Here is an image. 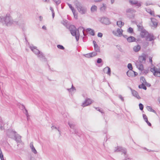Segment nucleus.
Instances as JSON below:
<instances>
[{"label": "nucleus", "instance_id": "obj_1", "mask_svg": "<svg viewBox=\"0 0 160 160\" xmlns=\"http://www.w3.org/2000/svg\"><path fill=\"white\" fill-rule=\"evenodd\" d=\"M0 21L2 23H5L7 26L13 23L14 21L9 15H7L5 17H0Z\"/></svg>", "mask_w": 160, "mask_h": 160}, {"label": "nucleus", "instance_id": "obj_2", "mask_svg": "<svg viewBox=\"0 0 160 160\" xmlns=\"http://www.w3.org/2000/svg\"><path fill=\"white\" fill-rule=\"evenodd\" d=\"M29 48L35 54L38 58H39L41 60H45V58L43 55L42 53L40 52L38 49H37V48L33 45H30Z\"/></svg>", "mask_w": 160, "mask_h": 160}, {"label": "nucleus", "instance_id": "obj_3", "mask_svg": "<svg viewBox=\"0 0 160 160\" xmlns=\"http://www.w3.org/2000/svg\"><path fill=\"white\" fill-rule=\"evenodd\" d=\"M70 30L72 35L75 36L77 41H78L80 35L78 30L77 29L74 25H71Z\"/></svg>", "mask_w": 160, "mask_h": 160}, {"label": "nucleus", "instance_id": "obj_4", "mask_svg": "<svg viewBox=\"0 0 160 160\" xmlns=\"http://www.w3.org/2000/svg\"><path fill=\"white\" fill-rule=\"evenodd\" d=\"M76 7L78 11L82 14H85L87 11L86 7H83L80 3H78L76 5Z\"/></svg>", "mask_w": 160, "mask_h": 160}, {"label": "nucleus", "instance_id": "obj_5", "mask_svg": "<svg viewBox=\"0 0 160 160\" xmlns=\"http://www.w3.org/2000/svg\"><path fill=\"white\" fill-rule=\"evenodd\" d=\"M126 12L127 13V16L130 18H133L135 17V13L136 11L132 8L127 9Z\"/></svg>", "mask_w": 160, "mask_h": 160}, {"label": "nucleus", "instance_id": "obj_6", "mask_svg": "<svg viewBox=\"0 0 160 160\" xmlns=\"http://www.w3.org/2000/svg\"><path fill=\"white\" fill-rule=\"evenodd\" d=\"M151 71L153 73L154 76L160 77V69L156 67L151 68Z\"/></svg>", "mask_w": 160, "mask_h": 160}, {"label": "nucleus", "instance_id": "obj_7", "mask_svg": "<svg viewBox=\"0 0 160 160\" xmlns=\"http://www.w3.org/2000/svg\"><path fill=\"white\" fill-rule=\"evenodd\" d=\"M93 101L91 99L87 98L85 99L84 102L82 103V106L83 107L87 106L92 102Z\"/></svg>", "mask_w": 160, "mask_h": 160}, {"label": "nucleus", "instance_id": "obj_8", "mask_svg": "<svg viewBox=\"0 0 160 160\" xmlns=\"http://www.w3.org/2000/svg\"><path fill=\"white\" fill-rule=\"evenodd\" d=\"M11 133L14 135L15 140L18 143H21L22 142L21 139V137L18 134H16V132L14 131H11Z\"/></svg>", "mask_w": 160, "mask_h": 160}, {"label": "nucleus", "instance_id": "obj_9", "mask_svg": "<svg viewBox=\"0 0 160 160\" xmlns=\"http://www.w3.org/2000/svg\"><path fill=\"white\" fill-rule=\"evenodd\" d=\"M112 33L115 36L121 37L122 35V30L118 28L116 31H113Z\"/></svg>", "mask_w": 160, "mask_h": 160}, {"label": "nucleus", "instance_id": "obj_10", "mask_svg": "<svg viewBox=\"0 0 160 160\" xmlns=\"http://www.w3.org/2000/svg\"><path fill=\"white\" fill-rule=\"evenodd\" d=\"M148 32L144 29L141 31L140 34L142 38H146V37L148 36Z\"/></svg>", "mask_w": 160, "mask_h": 160}, {"label": "nucleus", "instance_id": "obj_11", "mask_svg": "<svg viewBox=\"0 0 160 160\" xmlns=\"http://www.w3.org/2000/svg\"><path fill=\"white\" fill-rule=\"evenodd\" d=\"M130 88L131 91L132 95L136 97L138 99H140L141 98L139 96L138 93L136 91L132 90L131 88Z\"/></svg>", "mask_w": 160, "mask_h": 160}, {"label": "nucleus", "instance_id": "obj_12", "mask_svg": "<svg viewBox=\"0 0 160 160\" xmlns=\"http://www.w3.org/2000/svg\"><path fill=\"white\" fill-rule=\"evenodd\" d=\"M101 21L102 23L105 24H108L109 23V20L108 18L103 17L101 18Z\"/></svg>", "mask_w": 160, "mask_h": 160}, {"label": "nucleus", "instance_id": "obj_13", "mask_svg": "<svg viewBox=\"0 0 160 160\" xmlns=\"http://www.w3.org/2000/svg\"><path fill=\"white\" fill-rule=\"evenodd\" d=\"M103 71L105 73H107L109 75H111V69L108 67H107L103 69Z\"/></svg>", "mask_w": 160, "mask_h": 160}, {"label": "nucleus", "instance_id": "obj_14", "mask_svg": "<svg viewBox=\"0 0 160 160\" xmlns=\"http://www.w3.org/2000/svg\"><path fill=\"white\" fill-rule=\"evenodd\" d=\"M30 147L31 148V149L33 153H34L35 154L37 153V152L33 145V142H30Z\"/></svg>", "mask_w": 160, "mask_h": 160}, {"label": "nucleus", "instance_id": "obj_15", "mask_svg": "<svg viewBox=\"0 0 160 160\" xmlns=\"http://www.w3.org/2000/svg\"><path fill=\"white\" fill-rule=\"evenodd\" d=\"M136 65L138 69L142 71L143 69V67L142 64L141 63L138 62L136 63Z\"/></svg>", "mask_w": 160, "mask_h": 160}, {"label": "nucleus", "instance_id": "obj_16", "mask_svg": "<svg viewBox=\"0 0 160 160\" xmlns=\"http://www.w3.org/2000/svg\"><path fill=\"white\" fill-rule=\"evenodd\" d=\"M129 2L132 5L137 4V5L138 7L141 5L140 3H138V1L136 0H129Z\"/></svg>", "mask_w": 160, "mask_h": 160}, {"label": "nucleus", "instance_id": "obj_17", "mask_svg": "<svg viewBox=\"0 0 160 160\" xmlns=\"http://www.w3.org/2000/svg\"><path fill=\"white\" fill-rule=\"evenodd\" d=\"M154 39V37L153 36L148 34L147 37H146V40L148 41H151Z\"/></svg>", "mask_w": 160, "mask_h": 160}, {"label": "nucleus", "instance_id": "obj_18", "mask_svg": "<svg viewBox=\"0 0 160 160\" xmlns=\"http://www.w3.org/2000/svg\"><path fill=\"white\" fill-rule=\"evenodd\" d=\"M151 20L153 26L155 27H157L158 24V22L157 20L154 18H151Z\"/></svg>", "mask_w": 160, "mask_h": 160}, {"label": "nucleus", "instance_id": "obj_19", "mask_svg": "<svg viewBox=\"0 0 160 160\" xmlns=\"http://www.w3.org/2000/svg\"><path fill=\"white\" fill-rule=\"evenodd\" d=\"M136 39L133 36H130L128 38L127 40L128 42H132L135 41Z\"/></svg>", "mask_w": 160, "mask_h": 160}, {"label": "nucleus", "instance_id": "obj_20", "mask_svg": "<svg viewBox=\"0 0 160 160\" xmlns=\"http://www.w3.org/2000/svg\"><path fill=\"white\" fill-rule=\"evenodd\" d=\"M141 49V47L139 45H138L134 47L133 48V51L137 52L139 51Z\"/></svg>", "mask_w": 160, "mask_h": 160}, {"label": "nucleus", "instance_id": "obj_21", "mask_svg": "<svg viewBox=\"0 0 160 160\" xmlns=\"http://www.w3.org/2000/svg\"><path fill=\"white\" fill-rule=\"evenodd\" d=\"M140 81L142 83L144 84L147 86H148V84L145 78L143 77H141L140 78Z\"/></svg>", "mask_w": 160, "mask_h": 160}, {"label": "nucleus", "instance_id": "obj_22", "mask_svg": "<svg viewBox=\"0 0 160 160\" xmlns=\"http://www.w3.org/2000/svg\"><path fill=\"white\" fill-rule=\"evenodd\" d=\"M146 11L148 13H149L152 16H153L154 17V11H152L150 9H147L145 8Z\"/></svg>", "mask_w": 160, "mask_h": 160}, {"label": "nucleus", "instance_id": "obj_23", "mask_svg": "<svg viewBox=\"0 0 160 160\" xmlns=\"http://www.w3.org/2000/svg\"><path fill=\"white\" fill-rule=\"evenodd\" d=\"M97 10V7L95 5H92L91 8V11L92 12H94L96 11Z\"/></svg>", "mask_w": 160, "mask_h": 160}, {"label": "nucleus", "instance_id": "obj_24", "mask_svg": "<svg viewBox=\"0 0 160 160\" xmlns=\"http://www.w3.org/2000/svg\"><path fill=\"white\" fill-rule=\"evenodd\" d=\"M131 73H134V76H136L138 75V73L137 72L132 70L130 72L128 71L127 72V75L129 77L131 76Z\"/></svg>", "mask_w": 160, "mask_h": 160}, {"label": "nucleus", "instance_id": "obj_25", "mask_svg": "<svg viewBox=\"0 0 160 160\" xmlns=\"http://www.w3.org/2000/svg\"><path fill=\"white\" fill-rule=\"evenodd\" d=\"M139 60L141 63H143L145 62V58L143 56H140L139 58Z\"/></svg>", "mask_w": 160, "mask_h": 160}, {"label": "nucleus", "instance_id": "obj_26", "mask_svg": "<svg viewBox=\"0 0 160 160\" xmlns=\"http://www.w3.org/2000/svg\"><path fill=\"white\" fill-rule=\"evenodd\" d=\"M90 31V33L91 34V35L93 36H94L95 35V33L94 30L91 29L90 28H88L86 29V31L87 32Z\"/></svg>", "mask_w": 160, "mask_h": 160}, {"label": "nucleus", "instance_id": "obj_27", "mask_svg": "<svg viewBox=\"0 0 160 160\" xmlns=\"http://www.w3.org/2000/svg\"><path fill=\"white\" fill-rule=\"evenodd\" d=\"M137 27H138V30L141 31L142 30H144V29H143V27L142 24H137Z\"/></svg>", "mask_w": 160, "mask_h": 160}, {"label": "nucleus", "instance_id": "obj_28", "mask_svg": "<svg viewBox=\"0 0 160 160\" xmlns=\"http://www.w3.org/2000/svg\"><path fill=\"white\" fill-rule=\"evenodd\" d=\"M106 8V4L104 3H102V6L100 8V9L101 11L104 12Z\"/></svg>", "mask_w": 160, "mask_h": 160}, {"label": "nucleus", "instance_id": "obj_29", "mask_svg": "<svg viewBox=\"0 0 160 160\" xmlns=\"http://www.w3.org/2000/svg\"><path fill=\"white\" fill-rule=\"evenodd\" d=\"M94 48L95 52H100V48L98 46V45H94Z\"/></svg>", "mask_w": 160, "mask_h": 160}, {"label": "nucleus", "instance_id": "obj_30", "mask_svg": "<svg viewBox=\"0 0 160 160\" xmlns=\"http://www.w3.org/2000/svg\"><path fill=\"white\" fill-rule=\"evenodd\" d=\"M11 131H12L8 130L7 133V134L8 136L9 137L12 138L13 137H14V135L12 133H11Z\"/></svg>", "mask_w": 160, "mask_h": 160}, {"label": "nucleus", "instance_id": "obj_31", "mask_svg": "<svg viewBox=\"0 0 160 160\" xmlns=\"http://www.w3.org/2000/svg\"><path fill=\"white\" fill-rule=\"evenodd\" d=\"M117 25L119 27H121L124 24V23L122 22L121 21H118L117 22Z\"/></svg>", "mask_w": 160, "mask_h": 160}, {"label": "nucleus", "instance_id": "obj_32", "mask_svg": "<svg viewBox=\"0 0 160 160\" xmlns=\"http://www.w3.org/2000/svg\"><path fill=\"white\" fill-rule=\"evenodd\" d=\"M146 108L149 111H151V112H155V111L151 107V106H147V107H146Z\"/></svg>", "mask_w": 160, "mask_h": 160}, {"label": "nucleus", "instance_id": "obj_33", "mask_svg": "<svg viewBox=\"0 0 160 160\" xmlns=\"http://www.w3.org/2000/svg\"><path fill=\"white\" fill-rule=\"evenodd\" d=\"M127 31L130 33H132L133 32V29L132 28L130 27L128 29Z\"/></svg>", "mask_w": 160, "mask_h": 160}, {"label": "nucleus", "instance_id": "obj_34", "mask_svg": "<svg viewBox=\"0 0 160 160\" xmlns=\"http://www.w3.org/2000/svg\"><path fill=\"white\" fill-rule=\"evenodd\" d=\"M51 128L52 130H53L54 129L57 130L58 132H59V134H60V131L59 130V128H57L54 126H53L51 127Z\"/></svg>", "mask_w": 160, "mask_h": 160}, {"label": "nucleus", "instance_id": "obj_35", "mask_svg": "<svg viewBox=\"0 0 160 160\" xmlns=\"http://www.w3.org/2000/svg\"><path fill=\"white\" fill-rule=\"evenodd\" d=\"M128 68L130 70L132 71V70L133 69L132 65L130 63H128Z\"/></svg>", "mask_w": 160, "mask_h": 160}, {"label": "nucleus", "instance_id": "obj_36", "mask_svg": "<svg viewBox=\"0 0 160 160\" xmlns=\"http://www.w3.org/2000/svg\"><path fill=\"white\" fill-rule=\"evenodd\" d=\"M22 107L26 111V115L27 117V118H28V117L29 116V115L28 113V111L27 110V109L25 108V107L23 105H22Z\"/></svg>", "mask_w": 160, "mask_h": 160}, {"label": "nucleus", "instance_id": "obj_37", "mask_svg": "<svg viewBox=\"0 0 160 160\" xmlns=\"http://www.w3.org/2000/svg\"><path fill=\"white\" fill-rule=\"evenodd\" d=\"M90 53L92 57L95 56H96L97 54V52H94Z\"/></svg>", "mask_w": 160, "mask_h": 160}, {"label": "nucleus", "instance_id": "obj_38", "mask_svg": "<svg viewBox=\"0 0 160 160\" xmlns=\"http://www.w3.org/2000/svg\"><path fill=\"white\" fill-rule=\"evenodd\" d=\"M57 47L58 48L62 49L64 50V48L63 46L60 45H57Z\"/></svg>", "mask_w": 160, "mask_h": 160}, {"label": "nucleus", "instance_id": "obj_39", "mask_svg": "<svg viewBox=\"0 0 160 160\" xmlns=\"http://www.w3.org/2000/svg\"><path fill=\"white\" fill-rule=\"evenodd\" d=\"M57 5H58L61 3L60 0H52Z\"/></svg>", "mask_w": 160, "mask_h": 160}, {"label": "nucleus", "instance_id": "obj_40", "mask_svg": "<svg viewBox=\"0 0 160 160\" xmlns=\"http://www.w3.org/2000/svg\"><path fill=\"white\" fill-rule=\"evenodd\" d=\"M68 124L71 128L74 129V125L70 122H68Z\"/></svg>", "mask_w": 160, "mask_h": 160}, {"label": "nucleus", "instance_id": "obj_41", "mask_svg": "<svg viewBox=\"0 0 160 160\" xmlns=\"http://www.w3.org/2000/svg\"><path fill=\"white\" fill-rule=\"evenodd\" d=\"M139 105L140 109L141 110H142L143 108V105L142 103H140L139 104Z\"/></svg>", "mask_w": 160, "mask_h": 160}, {"label": "nucleus", "instance_id": "obj_42", "mask_svg": "<svg viewBox=\"0 0 160 160\" xmlns=\"http://www.w3.org/2000/svg\"><path fill=\"white\" fill-rule=\"evenodd\" d=\"M143 117L146 122L148 121V119L147 116L145 114L143 115Z\"/></svg>", "mask_w": 160, "mask_h": 160}, {"label": "nucleus", "instance_id": "obj_43", "mask_svg": "<svg viewBox=\"0 0 160 160\" xmlns=\"http://www.w3.org/2000/svg\"><path fill=\"white\" fill-rule=\"evenodd\" d=\"M84 56L87 58H89L90 57H92L91 56V53H89L88 54H87L85 55Z\"/></svg>", "mask_w": 160, "mask_h": 160}, {"label": "nucleus", "instance_id": "obj_44", "mask_svg": "<svg viewBox=\"0 0 160 160\" xmlns=\"http://www.w3.org/2000/svg\"><path fill=\"white\" fill-rule=\"evenodd\" d=\"M102 61V59L100 58H98L97 60V62L98 63H101Z\"/></svg>", "mask_w": 160, "mask_h": 160}, {"label": "nucleus", "instance_id": "obj_45", "mask_svg": "<svg viewBox=\"0 0 160 160\" xmlns=\"http://www.w3.org/2000/svg\"><path fill=\"white\" fill-rule=\"evenodd\" d=\"M68 90L69 92H71L72 90L73 91V90H75V88L73 87V86H72V88H70L69 89H68Z\"/></svg>", "mask_w": 160, "mask_h": 160}, {"label": "nucleus", "instance_id": "obj_46", "mask_svg": "<svg viewBox=\"0 0 160 160\" xmlns=\"http://www.w3.org/2000/svg\"><path fill=\"white\" fill-rule=\"evenodd\" d=\"M118 97L123 102L124 101V99L123 97H122L121 95H119L118 96Z\"/></svg>", "mask_w": 160, "mask_h": 160}, {"label": "nucleus", "instance_id": "obj_47", "mask_svg": "<svg viewBox=\"0 0 160 160\" xmlns=\"http://www.w3.org/2000/svg\"><path fill=\"white\" fill-rule=\"evenodd\" d=\"M98 36L99 37L101 38L102 36V33L99 32L98 34Z\"/></svg>", "mask_w": 160, "mask_h": 160}, {"label": "nucleus", "instance_id": "obj_48", "mask_svg": "<svg viewBox=\"0 0 160 160\" xmlns=\"http://www.w3.org/2000/svg\"><path fill=\"white\" fill-rule=\"evenodd\" d=\"M0 158L1 160H4L3 155L2 153L0 154Z\"/></svg>", "mask_w": 160, "mask_h": 160}, {"label": "nucleus", "instance_id": "obj_49", "mask_svg": "<svg viewBox=\"0 0 160 160\" xmlns=\"http://www.w3.org/2000/svg\"><path fill=\"white\" fill-rule=\"evenodd\" d=\"M71 10H72V12L73 13V14H74V13H75V12L76 11L74 9V8L73 7H72V8H70Z\"/></svg>", "mask_w": 160, "mask_h": 160}, {"label": "nucleus", "instance_id": "obj_50", "mask_svg": "<svg viewBox=\"0 0 160 160\" xmlns=\"http://www.w3.org/2000/svg\"><path fill=\"white\" fill-rule=\"evenodd\" d=\"M144 84L142 83V84L139 85L138 86V88H143Z\"/></svg>", "mask_w": 160, "mask_h": 160}, {"label": "nucleus", "instance_id": "obj_51", "mask_svg": "<svg viewBox=\"0 0 160 160\" xmlns=\"http://www.w3.org/2000/svg\"><path fill=\"white\" fill-rule=\"evenodd\" d=\"M73 14L74 16V17L76 19H77L78 16L76 14L75 12V13H74V14Z\"/></svg>", "mask_w": 160, "mask_h": 160}, {"label": "nucleus", "instance_id": "obj_52", "mask_svg": "<svg viewBox=\"0 0 160 160\" xmlns=\"http://www.w3.org/2000/svg\"><path fill=\"white\" fill-rule=\"evenodd\" d=\"M50 10L52 12H54V10H53V8H52V7H50Z\"/></svg>", "mask_w": 160, "mask_h": 160}, {"label": "nucleus", "instance_id": "obj_53", "mask_svg": "<svg viewBox=\"0 0 160 160\" xmlns=\"http://www.w3.org/2000/svg\"><path fill=\"white\" fill-rule=\"evenodd\" d=\"M147 124L148 125V126H151V123L148 122V121L146 122Z\"/></svg>", "mask_w": 160, "mask_h": 160}, {"label": "nucleus", "instance_id": "obj_54", "mask_svg": "<svg viewBox=\"0 0 160 160\" xmlns=\"http://www.w3.org/2000/svg\"><path fill=\"white\" fill-rule=\"evenodd\" d=\"M43 18L42 16L39 17V20L40 21H42V20Z\"/></svg>", "mask_w": 160, "mask_h": 160}, {"label": "nucleus", "instance_id": "obj_55", "mask_svg": "<svg viewBox=\"0 0 160 160\" xmlns=\"http://www.w3.org/2000/svg\"><path fill=\"white\" fill-rule=\"evenodd\" d=\"M145 84H144L143 85V89H144V90H146L147 89V88L145 86Z\"/></svg>", "mask_w": 160, "mask_h": 160}, {"label": "nucleus", "instance_id": "obj_56", "mask_svg": "<svg viewBox=\"0 0 160 160\" xmlns=\"http://www.w3.org/2000/svg\"><path fill=\"white\" fill-rule=\"evenodd\" d=\"M145 84H144L143 85V89H144V90H146L147 89V88L145 86Z\"/></svg>", "mask_w": 160, "mask_h": 160}, {"label": "nucleus", "instance_id": "obj_57", "mask_svg": "<svg viewBox=\"0 0 160 160\" xmlns=\"http://www.w3.org/2000/svg\"><path fill=\"white\" fill-rule=\"evenodd\" d=\"M68 5V6L70 8H72V5L71 4H69V3H67Z\"/></svg>", "mask_w": 160, "mask_h": 160}, {"label": "nucleus", "instance_id": "obj_58", "mask_svg": "<svg viewBox=\"0 0 160 160\" xmlns=\"http://www.w3.org/2000/svg\"><path fill=\"white\" fill-rule=\"evenodd\" d=\"M42 28L44 29H45V30H46V27L45 26H43L42 27Z\"/></svg>", "mask_w": 160, "mask_h": 160}, {"label": "nucleus", "instance_id": "obj_59", "mask_svg": "<svg viewBox=\"0 0 160 160\" xmlns=\"http://www.w3.org/2000/svg\"><path fill=\"white\" fill-rule=\"evenodd\" d=\"M52 18H53L54 17V16H55L54 12H52Z\"/></svg>", "mask_w": 160, "mask_h": 160}, {"label": "nucleus", "instance_id": "obj_60", "mask_svg": "<svg viewBox=\"0 0 160 160\" xmlns=\"http://www.w3.org/2000/svg\"><path fill=\"white\" fill-rule=\"evenodd\" d=\"M43 1L47 2H49V0H42Z\"/></svg>", "mask_w": 160, "mask_h": 160}, {"label": "nucleus", "instance_id": "obj_61", "mask_svg": "<svg viewBox=\"0 0 160 160\" xmlns=\"http://www.w3.org/2000/svg\"><path fill=\"white\" fill-rule=\"evenodd\" d=\"M115 0H111V2L112 4L114 2Z\"/></svg>", "mask_w": 160, "mask_h": 160}, {"label": "nucleus", "instance_id": "obj_62", "mask_svg": "<svg viewBox=\"0 0 160 160\" xmlns=\"http://www.w3.org/2000/svg\"><path fill=\"white\" fill-rule=\"evenodd\" d=\"M0 129L1 130H3L4 129V128L2 126H1L0 127Z\"/></svg>", "mask_w": 160, "mask_h": 160}, {"label": "nucleus", "instance_id": "obj_63", "mask_svg": "<svg viewBox=\"0 0 160 160\" xmlns=\"http://www.w3.org/2000/svg\"><path fill=\"white\" fill-rule=\"evenodd\" d=\"M93 43L94 44V46L95 45H97V44H96V42L94 41H93Z\"/></svg>", "mask_w": 160, "mask_h": 160}, {"label": "nucleus", "instance_id": "obj_64", "mask_svg": "<svg viewBox=\"0 0 160 160\" xmlns=\"http://www.w3.org/2000/svg\"><path fill=\"white\" fill-rule=\"evenodd\" d=\"M79 28L80 29H84V28L83 27H80Z\"/></svg>", "mask_w": 160, "mask_h": 160}]
</instances>
